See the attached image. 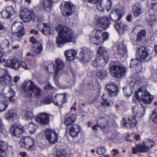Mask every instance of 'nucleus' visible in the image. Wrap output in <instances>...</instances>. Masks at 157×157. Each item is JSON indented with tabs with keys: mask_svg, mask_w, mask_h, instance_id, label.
Listing matches in <instances>:
<instances>
[{
	"mask_svg": "<svg viewBox=\"0 0 157 157\" xmlns=\"http://www.w3.org/2000/svg\"><path fill=\"white\" fill-rule=\"evenodd\" d=\"M104 61L103 58H97L95 60L93 61L91 63L92 65L94 67H97L98 65L101 64V63Z\"/></svg>",
	"mask_w": 157,
	"mask_h": 157,
	"instance_id": "49",
	"label": "nucleus"
},
{
	"mask_svg": "<svg viewBox=\"0 0 157 157\" xmlns=\"http://www.w3.org/2000/svg\"><path fill=\"white\" fill-rule=\"evenodd\" d=\"M143 142L149 149L151 147L155 144V142L153 140L148 139L144 140Z\"/></svg>",
	"mask_w": 157,
	"mask_h": 157,
	"instance_id": "47",
	"label": "nucleus"
},
{
	"mask_svg": "<svg viewBox=\"0 0 157 157\" xmlns=\"http://www.w3.org/2000/svg\"><path fill=\"white\" fill-rule=\"evenodd\" d=\"M30 33L31 34H34L35 35H37L38 33V31L34 29H33L31 30Z\"/></svg>",
	"mask_w": 157,
	"mask_h": 157,
	"instance_id": "62",
	"label": "nucleus"
},
{
	"mask_svg": "<svg viewBox=\"0 0 157 157\" xmlns=\"http://www.w3.org/2000/svg\"><path fill=\"white\" fill-rule=\"evenodd\" d=\"M132 150L133 154H136L137 152H147L149 149L143 142V144H136L135 147L132 148Z\"/></svg>",
	"mask_w": 157,
	"mask_h": 157,
	"instance_id": "23",
	"label": "nucleus"
},
{
	"mask_svg": "<svg viewBox=\"0 0 157 157\" xmlns=\"http://www.w3.org/2000/svg\"><path fill=\"white\" fill-rule=\"evenodd\" d=\"M107 74V72L105 70H101L97 73V75L101 79L104 78Z\"/></svg>",
	"mask_w": 157,
	"mask_h": 157,
	"instance_id": "50",
	"label": "nucleus"
},
{
	"mask_svg": "<svg viewBox=\"0 0 157 157\" xmlns=\"http://www.w3.org/2000/svg\"><path fill=\"white\" fill-rule=\"evenodd\" d=\"M16 116V112L15 110L12 109L10 110L6 114L5 118L7 120H10L14 118Z\"/></svg>",
	"mask_w": 157,
	"mask_h": 157,
	"instance_id": "45",
	"label": "nucleus"
},
{
	"mask_svg": "<svg viewBox=\"0 0 157 157\" xmlns=\"http://www.w3.org/2000/svg\"><path fill=\"white\" fill-rule=\"evenodd\" d=\"M146 32L145 30H141L136 36L135 35H133L131 34L130 37L131 40L133 41H141L144 38L146 35Z\"/></svg>",
	"mask_w": 157,
	"mask_h": 157,
	"instance_id": "33",
	"label": "nucleus"
},
{
	"mask_svg": "<svg viewBox=\"0 0 157 157\" xmlns=\"http://www.w3.org/2000/svg\"><path fill=\"white\" fill-rule=\"evenodd\" d=\"M52 99L51 98H46V99L44 100V101L45 103L46 104H48L50 103Z\"/></svg>",
	"mask_w": 157,
	"mask_h": 157,
	"instance_id": "63",
	"label": "nucleus"
},
{
	"mask_svg": "<svg viewBox=\"0 0 157 157\" xmlns=\"http://www.w3.org/2000/svg\"><path fill=\"white\" fill-rule=\"evenodd\" d=\"M19 144L22 147H24L28 150L33 149L35 145L34 139L29 137L21 138Z\"/></svg>",
	"mask_w": 157,
	"mask_h": 157,
	"instance_id": "9",
	"label": "nucleus"
},
{
	"mask_svg": "<svg viewBox=\"0 0 157 157\" xmlns=\"http://www.w3.org/2000/svg\"><path fill=\"white\" fill-rule=\"evenodd\" d=\"M110 21L108 18L106 17H102L98 19L97 22V25L99 28L106 29L109 27Z\"/></svg>",
	"mask_w": 157,
	"mask_h": 157,
	"instance_id": "19",
	"label": "nucleus"
},
{
	"mask_svg": "<svg viewBox=\"0 0 157 157\" xmlns=\"http://www.w3.org/2000/svg\"><path fill=\"white\" fill-rule=\"evenodd\" d=\"M6 30L5 27L3 24L0 22V32L3 33Z\"/></svg>",
	"mask_w": 157,
	"mask_h": 157,
	"instance_id": "60",
	"label": "nucleus"
},
{
	"mask_svg": "<svg viewBox=\"0 0 157 157\" xmlns=\"http://www.w3.org/2000/svg\"><path fill=\"white\" fill-rule=\"evenodd\" d=\"M80 132L79 126L77 124H74L69 129L70 134L73 138L77 137Z\"/></svg>",
	"mask_w": 157,
	"mask_h": 157,
	"instance_id": "32",
	"label": "nucleus"
},
{
	"mask_svg": "<svg viewBox=\"0 0 157 157\" xmlns=\"http://www.w3.org/2000/svg\"><path fill=\"white\" fill-rule=\"evenodd\" d=\"M97 53L101 57V58H103L105 63H107L108 59V54L105 48L102 46H100L97 50Z\"/></svg>",
	"mask_w": 157,
	"mask_h": 157,
	"instance_id": "30",
	"label": "nucleus"
},
{
	"mask_svg": "<svg viewBox=\"0 0 157 157\" xmlns=\"http://www.w3.org/2000/svg\"><path fill=\"white\" fill-rule=\"evenodd\" d=\"M11 81V77L8 74L0 79V82L2 84H9Z\"/></svg>",
	"mask_w": 157,
	"mask_h": 157,
	"instance_id": "43",
	"label": "nucleus"
},
{
	"mask_svg": "<svg viewBox=\"0 0 157 157\" xmlns=\"http://www.w3.org/2000/svg\"><path fill=\"white\" fill-rule=\"evenodd\" d=\"M123 91L126 95L129 96L132 93L133 90L130 86L127 85L123 89Z\"/></svg>",
	"mask_w": 157,
	"mask_h": 157,
	"instance_id": "48",
	"label": "nucleus"
},
{
	"mask_svg": "<svg viewBox=\"0 0 157 157\" xmlns=\"http://www.w3.org/2000/svg\"><path fill=\"white\" fill-rule=\"evenodd\" d=\"M60 10L62 13L63 15L69 16L74 12L75 10V7L71 2H65L63 5H62Z\"/></svg>",
	"mask_w": 157,
	"mask_h": 157,
	"instance_id": "10",
	"label": "nucleus"
},
{
	"mask_svg": "<svg viewBox=\"0 0 157 157\" xmlns=\"http://www.w3.org/2000/svg\"><path fill=\"white\" fill-rule=\"evenodd\" d=\"M21 66L26 70H29L33 66V61L32 60H27L21 63Z\"/></svg>",
	"mask_w": 157,
	"mask_h": 157,
	"instance_id": "44",
	"label": "nucleus"
},
{
	"mask_svg": "<svg viewBox=\"0 0 157 157\" xmlns=\"http://www.w3.org/2000/svg\"><path fill=\"white\" fill-rule=\"evenodd\" d=\"M116 53L119 55L126 57L127 55L126 47L123 42L117 43L116 45Z\"/></svg>",
	"mask_w": 157,
	"mask_h": 157,
	"instance_id": "17",
	"label": "nucleus"
},
{
	"mask_svg": "<svg viewBox=\"0 0 157 157\" xmlns=\"http://www.w3.org/2000/svg\"><path fill=\"white\" fill-rule=\"evenodd\" d=\"M106 94H103L102 96V98L103 99V101L101 102V104L102 105H105L109 106L110 105V103L105 99V97Z\"/></svg>",
	"mask_w": 157,
	"mask_h": 157,
	"instance_id": "57",
	"label": "nucleus"
},
{
	"mask_svg": "<svg viewBox=\"0 0 157 157\" xmlns=\"http://www.w3.org/2000/svg\"><path fill=\"white\" fill-rule=\"evenodd\" d=\"M45 136L51 144L55 143L58 140V135L55 131L50 129H47L45 130Z\"/></svg>",
	"mask_w": 157,
	"mask_h": 157,
	"instance_id": "12",
	"label": "nucleus"
},
{
	"mask_svg": "<svg viewBox=\"0 0 157 157\" xmlns=\"http://www.w3.org/2000/svg\"><path fill=\"white\" fill-rule=\"evenodd\" d=\"M32 14L33 13L31 11L27 8H25L22 10L21 17L24 21L29 22L32 18Z\"/></svg>",
	"mask_w": 157,
	"mask_h": 157,
	"instance_id": "21",
	"label": "nucleus"
},
{
	"mask_svg": "<svg viewBox=\"0 0 157 157\" xmlns=\"http://www.w3.org/2000/svg\"><path fill=\"white\" fill-rule=\"evenodd\" d=\"M76 116L75 114H72L70 116L66 118L64 120V124L67 126L71 125L75 121Z\"/></svg>",
	"mask_w": 157,
	"mask_h": 157,
	"instance_id": "42",
	"label": "nucleus"
},
{
	"mask_svg": "<svg viewBox=\"0 0 157 157\" xmlns=\"http://www.w3.org/2000/svg\"><path fill=\"white\" fill-rule=\"evenodd\" d=\"M4 94L0 93V112L5 111L8 108L9 104Z\"/></svg>",
	"mask_w": 157,
	"mask_h": 157,
	"instance_id": "25",
	"label": "nucleus"
},
{
	"mask_svg": "<svg viewBox=\"0 0 157 157\" xmlns=\"http://www.w3.org/2000/svg\"><path fill=\"white\" fill-rule=\"evenodd\" d=\"M123 11L122 10H117L111 12L110 14V17L111 19L117 23L123 15Z\"/></svg>",
	"mask_w": 157,
	"mask_h": 157,
	"instance_id": "27",
	"label": "nucleus"
},
{
	"mask_svg": "<svg viewBox=\"0 0 157 157\" xmlns=\"http://www.w3.org/2000/svg\"><path fill=\"white\" fill-rule=\"evenodd\" d=\"M30 42L33 44H35L37 42V40L33 36L31 37L30 39Z\"/></svg>",
	"mask_w": 157,
	"mask_h": 157,
	"instance_id": "64",
	"label": "nucleus"
},
{
	"mask_svg": "<svg viewBox=\"0 0 157 157\" xmlns=\"http://www.w3.org/2000/svg\"><path fill=\"white\" fill-rule=\"evenodd\" d=\"M132 111L135 115L137 117H140L145 114L144 107L141 105H135L133 107Z\"/></svg>",
	"mask_w": 157,
	"mask_h": 157,
	"instance_id": "24",
	"label": "nucleus"
},
{
	"mask_svg": "<svg viewBox=\"0 0 157 157\" xmlns=\"http://www.w3.org/2000/svg\"><path fill=\"white\" fill-rule=\"evenodd\" d=\"M56 71L54 75V80L57 82L59 81V76L58 73L60 70H63L64 67V62L59 59H56L55 60Z\"/></svg>",
	"mask_w": 157,
	"mask_h": 157,
	"instance_id": "13",
	"label": "nucleus"
},
{
	"mask_svg": "<svg viewBox=\"0 0 157 157\" xmlns=\"http://www.w3.org/2000/svg\"><path fill=\"white\" fill-rule=\"evenodd\" d=\"M77 54L76 51L73 50H68L65 51L64 55L67 57V59L69 62L73 60L75 58V55Z\"/></svg>",
	"mask_w": 157,
	"mask_h": 157,
	"instance_id": "35",
	"label": "nucleus"
},
{
	"mask_svg": "<svg viewBox=\"0 0 157 157\" xmlns=\"http://www.w3.org/2000/svg\"><path fill=\"white\" fill-rule=\"evenodd\" d=\"M22 90L29 96H32L33 93L35 91L34 96L37 98L41 95L42 90L38 87H37L36 85L31 81H25L22 85Z\"/></svg>",
	"mask_w": 157,
	"mask_h": 157,
	"instance_id": "3",
	"label": "nucleus"
},
{
	"mask_svg": "<svg viewBox=\"0 0 157 157\" xmlns=\"http://www.w3.org/2000/svg\"><path fill=\"white\" fill-rule=\"evenodd\" d=\"M56 30L59 33L56 38V43L59 47H62L66 43H75L77 36L70 28L59 24L56 27Z\"/></svg>",
	"mask_w": 157,
	"mask_h": 157,
	"instance_id": "1",
	"label": "nucleus"
},
{
	"mask_svg": "<svg viewBox=\"0 0 157 157\" xmlns=\"http://www.w3.org/2000/svg\"><path fill=\"white\" fill-rule=\"evenodd\" d=\"M37 28L44 35L48 36L52 35L53 33V29L48 23H39L37 25Z\"/></svg>",
	"mask_w": 157,
	"mask_h": 157,
	"instance_id": "11",
	"label": "nucleus"
},
{
	"mask_svg": "<svg viewBox=\"0 0 157 157\" xmlns=\"http://www.w3.org/2000/svg\"><path fill=\"white\" fill-rule=\"evenodd\" d=\"M98 123H99V127L101 128H104L109 125V122L105 118H101L98 120Z\"/></svg>",
	"mask_w": 157,
	"mask_h": 157,
	"instance_id": "46",
	"label": "nucleus"
},
{
	"mask_svg": "<svg viewBox=\"0 0 157 157\" xmlns=\"http://www.w3.org/2000/svg\"><path fill=\"white\" fill-rule=\"evenodd\" d=\"M47 69L48 71L50 73H53L54 71H56V68L55 65L53 63L48 65Z\"/></svg>",
	"mask_w": 157,
	"mask_h": 157,
	"instance_id": "53",
	"label": "nucleus"
},
{
	"mask_svg": "<svg viewBox=\"0 0 157 157\" xmlns=\"http://www.w3.org/2000/svg\"><path fill=\"white\" fill-rule=\"evenodd\" d=\"M122 119V123L124 128H130L134 127L137 124L136 119L133 116H129L127 121L124 118Z\"/></svg>",
	"mask_w": 157,
	"mask_h": 157,
	"instance_id": "15",
	"label": "nucleus"
},
{
	"mask_svg": "<svg viewBox=\"0 0 157 157\" xmlns=\"http://www.w3.org/2000/svg\"><path fill=\"white\" fill-rule=\"evenodd\" d=\"M8 148V145L5 142L0 140V157H5L6 151Z\"/></svg>",
	"mask_w": 157,
	"mask_h": 157,
	"instance_id": "39",
	"label": "nucleus"
},
{
	"mask_svg": "<svg viewBox=\"0 0 157 157\" xmlns=\"http://www.w3.org/2000/svg\"><path fill=\"white\" fill-rule=\"evenodd\" d=\"M101 0H88V2L93 4H96L97 8L99 10H101L99 7V4Z\"/></svg>",
	"mask_w": 157,
	"mask_h": 157,
	"instance_id": "56",
	"label": "nucleus"
},
{
	"mask_svg": "<svg viewBox=\"0 0 157 157\" xmlns=\"http://www.w3.org/2000/svg\"><path fill=\"white\" fill-rule=\"evenodd\" d=\"M36 120L41 124L46 125L49 121V116L46 113H42L38 115Z\"/></svg>",
	"mask_w": 157,
	"mask_h": 157,
	"instance_id": "29",
	"label": "nucleus"
},
{
	"mask_svg": "<svg viewBox=\"0 0 157 157\" xmlns=\"http://www.w3.org/2000/svg\"><path fill=\"white\" fill-rule=\"evenodd\" d=\"M116 28L120 34H122L128 30V26L125 22L122 21L118 24Z\"/></svg>",
	"mask_w": 157,
	"mask_h": 157,
	"instance_id": "34",
	"label": "nucleus"
},
{
	"mask_svg": "<svg viewBox=\"0 0 157 157\" xmlns=\"http://www.w3.org/2000/svg\"><path fill=\"white\" fill-rule=\"evenodd\" d=\"M96 151L99 155H101L105 153L106 150L104 147H100L98 148Z\"/></svg>",
	"mask_w": 157,
	"mask_h": 157,
	"instance_id": "54",
	"label": "nucleus"
},
{
	"mask_svg": "<svg viewBox=\"0 0 157 157\" xmlns=\"http://www.w3.org/2000/svg\"><path fill=\"white\" fill-rule=\"evenodd\" d=\"M66 154V151L63 149L60 151H58L56 153V156L58 157H62L65 156Z\"/></svg>",
	"mask_w": 157,
	"mask_h": 157,
	"instance_id": "55",
	"label": "nucleus"
},
{
	"mask_svg": "<svg viewBox=\"0 0 157 157\" xmlns=\"http://www.w3.org/2000/svg\"><path fill=\"white\" fill-rule=\"evenodd\" d=\"M94 56L93 51L90 49L86 48H82L79 54V58L82 60H88L89 58H91Z\"/></svg>",
	"mask_w": 157,
	"mask_h": 157,
	"instance_id": "14",
	"label": "nucleus"
},
{
	"mask_svg": "<svg viewBox=\"0 0 157 157\" xmlns=\"http://www.w3.org/2000/svg\"><path fill=\"white\" fill-rule=\"evenodd\" d=\"M17 89V87L15 85H11L9 87L5 86L0 93L4 94L5 98L8 99L10 101H13L12 98L15 96V91Z\"/></svg>",
	"mask_w": 157,
	"mask_h": 157,
	"instance_id": "6",
	"label": "nucleus"
},
{
	"mask_svg": "<svg viewBox=\"0 0 157 157\" xmlns=\"http://www.w3.org/2000/svg\"><path fill=\"white\" fill-rule=\"evenodd\" d=\"M157 20V17L154 15L148 14L147 15L146 21L147 23L152 25L155 24Z\"/></svg>",
	"mask_w": 157,
	"mask_h": 157,
	"instance_id": "41",
	"label": "nucleus"
},
{
	"mask_svg": "<svg viewBox=\"0 0 157 157\" xmlns=\"http://www.w3.org/2000/svg\"><path fill=\"white\" fill-rule=\"evenodd\" d=\"M21 115L23 118L27 121L32 119L33 116V113L32 111L27 110H22Z\"/></svg>",
	"mask_w": 157,
	"mask_h": 157,
	"instance_id": "38",
	"label": "nucleus"
},
{
	"mask_svg": "<svg viewBox=\"0 0 157 157\" xmlns=\"http://www.w3.org/2000/svg\"><path fill=\"white\" fill-rule=\"evenodd\" d=\"M132 10L135 17L139 16L141 13V6L140 4L139 3H136L132 6Z\"/></svg>",
	"mask_w": 157,
	"mask_h": 157,
	"instance_id": "37",
	"label": "nucleus"
},
{
	"mask_svg": "<svg viewBox=\"0 0 157 157\" xmlns=\"http://www.w3.org/2000/svg\"><path fill=\"white\" fill-rule=\"evenodd\" d=\"M111 0H101L99 4V7L100 8L102 11L105 9L107 11H109L111 7Z\"/></svg>",
	"mask_w": 157,
	"mask_h": 157,
	"instance_id": "28",
	"label": "nucleus"
},
{
	"mask_svg": "<svg viewBox=\"0 0 157 157\" xmlns=\"http://www.w3.org/2000/svg\"><path fill=\"white\" fill-rule=\"evenodd\" d=\"M151 119L154 123L157 124V109H155L152 113Z\"/></svg>",
	"mask_w": 157,
	"mask_h": 157,
	"instance_id": "51",
	"label": "nucleus"
},
{
	"mask_svg": "<svg viewBox=\"0 0 157 157\" xmlns=\"http://www.w3.org/2000/svg\"><path fill=\"white\" fill-rule=\"evenodd\" d=\"M10 43L7 40H3L1 45V48L3 49H8L9 48Z\"/></svg>",
	"mask_w": 157,
	"mask_h": 157,
	"instance_id": "52",
	"label": "nucleus"
},
{
	"mask_svg": "<svg viewBox=\"0 0 157 157\" xmlns=\"http://www.w3.org/2000/svg\"><path fill=\"white\" fill-rule=\"evenodd\" d=\"M151 6L152 8H157V0H151Z\"/></svg>",
	"mask_w": 157,
	"mask_h": 157,
	"instance_id": "59",
	"label": "nucleus"
},
{
	"mask_svg": "<svg viewBox=\"0 0 157 157\" xmlns=\"http://www.w3.org/2000/svg\"><path fill=\"white\" fill-rule=\"evenodd\" d=\"M12 29L16 33L14 34L13 36L17 40L19 41L20 38L24 35L22 24L20 22H15L12 26Z\"/></svg>",
	"mask_w": 157,
	"mask_h": 157,
	"instance_id": "8",
	"label": "nucleus"
},
{
	"mask_svg": "<svg viewBox=\"0 0 157 157\" xmlns=\"http://www.w3.org/2000/svg\"><path fill=\"white\" fill-rule=\"evenodd\" d=\"M7 74H8L7 71L6 70L3 68L0 69V79Z\"/></svg>",
	"mask_w": 157,
	"mask_h": 157,
	"instance_id": "58",
	"label": "nucleus"
},
{
	"mask_svg": "<svg viewBox=\"0 0 157 157\" xmlns=\"http://www.w3.org/2000/svg\"><path fill=\"white\" fill-rule=\"evenodd\" d=\"M105 90L110 96H115L117 94L118 89L114 83L112 82L106 85Z\"/></svg>",
	"mask_w": 157,
	"mask_h": 157,
	"instance_id": "18",
	"label": "nucleus"
},
{
	"mask_svg": "<svg viewBox=\"0 0 157 157\" xmlns=\"http://www.w3.org/2000/svg\"><path fill=\"white\" fill-rule=\"evenodd\" d=\"M16 13L13 7L9 6L7 7L5 10L1 12L2 17L4 18H9L13 16Z\"/></svg>",
	"mask_w": 157,
	"mask_h": 157,
	"instance_id": "20",
	"label": "nucleus"
},
{
	"mask_svg": "<svg viewBox=\"0 0 157 157\" xmlns=\"http://www.w3.org/2000/svg\"><path fill=\"white\" fill-rule=\"evenodd\" d=\"M24 131L28 134H32L35 132L37 128V126L34 123L31 122L25 126Z\"/></svg>",
	"mask_w": 157,
	"mask_h": 157,
	"instance_id": "26",
	"label": "nucleus"
},
{
	"mask_svg": "<svg viewBox=\"0 0 157 157\" xmlns=\"http://www.w3.org/2000/svg\"><path fill=\"white\" fill-rule=\"evenodd\" d=\"M33 53L32 54V56H34L38 55L41 52L43 49V47L41 42H39L36 44V47L35 48H33Z\"/></svg>",
	"mask_w": 157,
	"mask_h": 157,
	"instance_id": "40",
	"label": "nucleus"
},
{
	"mask_svg": "<svg viewBox=\"0 0 157 157\" xmlns=\"http://www.w3.org/2000/svg\"><path fill=\"white\" fill-rule=\"evenodd\" d=\"M5 59L3 58V53L0 50V62L2 63L5 62Z\"/></svg>",
	"mask_w": 157,
	"mask_h": 157,
	"instance_id": "61",
	"label": "nucleus"
},
{
	"mask_svg": "<svg viewBox=\"0 0 157 157\" xmlns=\"http://www.w3.org/2000/svg\"><path fill=\"white\" fill-rule=\"evenodd\" d=\"M6 67H11L15 70H17L20 67V63L15 59L7 60L5 64Z\"/></svg>",
	"mask_w": 157,
	"mask_h": 157,
	"instance_id": "31",
	"label": "nucleus"
},
{
	"mask_svg": "<svg viewBox=\"0 0 157 157\" xmlns=\"http://www.w3.org/2000/svg\"><path fill=\"white\" fill-rule=\"evenodd\" d=\"M52 1L51 0H43L42 5L44 10L47 12L51 11L52 6Z\"/></svg>",
	"mask_w": 157,
	"mask_h": 157,
	"instance_id": "36",
	"label": "nucleus"
},
{
	"mask_svg": "<svg viewBox=\"0 0 157 157\" xmlns=\"http://www.w3.org/2000/svg\"><path fill=\"white\" fill-rule=\"evenodd\" d=\"M66 95L64 94H57L52 100L53 102L56 106L62 105L65 101Z\"/></svg>",
	"mask_w": 157,
	"mask_h": 157,
	"instance_id": "22",
	"label": "nucleus"
},
{
	"mask_svg": "<svg viewBox=\"0 0 157 157\" xmlns=\"http://www.w3.org/2000/svg\"><path fill=\"white\" fill-rule=\"evenodd\" d=\"M90 36L91 42L97 44H101L108 39L109 34L106 32H104L102 30L95 29L91 33Z\"/></svg>",
	"mask_w": 157,
	"mask_h": 157,
	"instance_id": "4",
	"label": "nucleus"
},
{
	"mask_svg": "<svg viewBox=\"0 0 157 157\" xmlns=\"http://www.w3.org/2000/svg\"><path fill=\"white\" fill-rule=\"evenodd\" d=\"M136 59L131 60L130 67H134L136 71L139 72L142 70V66L140 61L147 62L151 60V57L147 50L144 47H142L137 49L136 53Z\"/></svg>",
	"mask_w": 157,
	"mask_h": 157,
	"instance_id": "2",
	"label": "nucleus"
},
{
	"mask_svg": "<svg viewBox=\"0 0 157 157\" xmlns=\"http://www.w3.org/2000/svg\"><path fill=\"white\" fill-rule=\"evenodd\" d=\"M135 95L137 99L147 104L150 103L153 98L152 96L143 87L139 88L136 90L135 92Z\"/></svg>",
	"mask_w": 157,
	"mask_h": 157,
	"instance_id": "5",
	"label": "nucleus"
},
{
	"mask_svg": "<svg viewBox=\"0 0 157 157\" xmlns=\"http://www.w3.org/2000/svg\"><path fill=\"white\" fill-rule=\"evenodd\" d=\"M109 71L113 76L119 78L125 74L126 69L121 66L112 65L110 67Z\"/></svg>",
	"mask_w": 157,
	"mask_h": 157,
	"instance_id": "7",
	"label": "nucleus"
},
{
	"mask_svg": "<svg viewBox=\"0 0 157 157\" xmlns=\"http://www.w3.org/2000/svg\"><path fill=\"white\" fill-rule=\"evenodd\" d=\"M24 128L19 125H15L12 126L10 128V133L11 134L17 137H20L22 135Z\"/></svg>",
	"mask_w": 157,
	"mask_h": 157,
	"instance_id": "16",
	"label": "nucleus"
}]
</instances>
